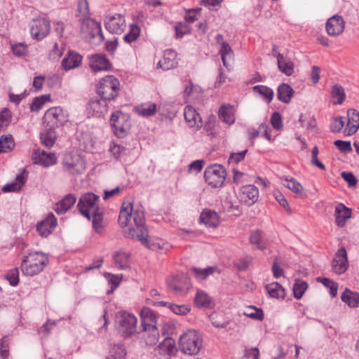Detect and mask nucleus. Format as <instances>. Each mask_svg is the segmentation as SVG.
I'll use <instances>...</instances> for the list:
<instances>
[{
	"label": "nucleus",
	"mask_w": 359,
	"mask_h": 359,
	"mask_svg": "<svg viewBox=\"0 0 359 359\" xmlns=\"http://www.w3.org/2000/svg\"><path fill=\"white\" fill-rule=\"evenodd\" d=\"M131 219L134 226H131L125 236L131 239L137 240L142 245L151 250H168L170 245L168 243L161 238H149L148 229L145 225L144 210L142 205H133L130 201H123L118 216V223L122 227L129 225Z\"/></svg>",
	"instance_id": "f257e3e1"
},
{
	"label": "nucleus",
	"mask_w": 359,
	"mask_h": 359,
	"mask_svg": "<svg viewBox=\"0 0 359 359\" xmlns=\"http://www.w3.org/2000/svg\"><path fill=\"white\" fill-rule=\"evenodd\" d=\"M48 256L41 252H31L22 260L20 268L25 276H34L42 272L48 264Z\"/></svg>",
	"instance_id": "f03ea898"
},
{
	"label": "nucleus",
	"mask_w": 359,
	"mask_h": 359,
	"mask_svg": "<svg viewBox=\"0 0 359 359\" xmlns=\"http://www.w3.org/2000/svg\"><path fill=\"white\" fill-rule=\"evenodd\" d=\"M137 318L133 313L121 311L116 316V330L124 339H129L137 333Z\"/></svg>",
	"instance_id": "7ed1b4c3"
},
{
	"label": "nucleus",
	"mask_w": 359,
	"mask_h": 359,
	"mask_svg": "<svg viewBox=\"0 0 359 359\" xmlns=\"http://www.w3.org/2000/svg\"><path fill=\"white\" fill-rule=\"evenodd\" d=\"M120 90V82L112 75L103 77L98 82L96 91L100 98L108 102L114 100Z\"/></svg>",
	"instance_id": "20e7f679"
},
{
	"label": "nucleus",
	"mask_w": 359,
	"mask_h": 359,
	"mask_svg": "<svg viewBox=\"0 0 359 359\" xmlns=\"http://www.w3.org/2000/svg\"><path fill=\"white\" fill-rule=\"evenodd\" d=\"M202 343L201 334L195 330H191L180 337L179 344L182 352L189 355H196L200 351Z\"/></svg>",
	"instance_id": "39448f33"
},
{
	"label": "nucleus",
	"mask_w": 359,
	"mask_h": 359,
	"mask_svg": "<svg viewBox=\"0 0 359 359\" xmlns=\"http://www.w3.org/2000/svg\"><path fill=\"white\" fill-rule=\"evenodd\" d=\"M61 164L62 170L72 176L83 174L86 168V163L81 156L72 152H67L63 155Z\"/></svg>",
	"instance_id": "423d86ee"
},
{
	"label": "nucleus",
	"mask_w": 359,
	"mask_h": 359,
	"mask_svg": "<svg viewBox=\"0 0 359 359\" xmlns=\"http://www.w3.org/2000/svg\"><path fill=\"white\" fill-rule=\"evenodd\" d=\"M69 114L60 107L48 109L43 118L44 127L57 128L68 121Z\"/></svg>",
	"instance_id": "0eeeda50"
},
{
	"label": "nucleus",
	"mask_w": 359,
	"mask_h": 359,
	"mask_svg": "<svg viewBox=\"0 0 359 359\" xmlns=\"http://www.w3.org/2000/svg\"><path fill=\"white\" fill-rule=\"evenodd\" d=\"M226 170L219 164H214L206 168L204 178L208 184L212 188L221 187L226 180Z\"/></svg>",
	"instance_id": "6e6552de"
},
{
	"label": "nucleus",
	"mask_w": 359,
	"mask_h": 359,
	"mask_svg": "<svg viewBox=\"0 0 359 359\" xmlns=\"http://www.w3.org/2000/svg\"><path fill=\"white\" fill-rule=\"evenodd\" d=\"M100 196L93 192H87L81 195L79 199L77 209L80 213L88 220H91V215L96 208L97 202L99 201Z\"/></svg>",
	"instance_id": "1a4fd4ad"
},
{
	"label": "nucleus",
	"mask_w": 359,
	"mask_h": 359,
	"mask_svg": "<svg viewBox=\"0 0 359 359\" xmlns=\"http://www.w3.org/2000/svg\"><path fill=\"white\" fill-rule=\"evenodd\" d=\"M177 351L175 341L171 337H165L155 348V356L158 359H170Z\"/></svg>",
	"instance_id": "9d476101"
},
{
	"label": "nucleus",
	"mask_w": 359,
	"mask_h": 359,
	"mask_svg": "<svg viewBox=\"0 0 359 359\" xmlns=\"http://www.w3.org/2000/svg\"><path fill=\"white\" fill-rule=\"evenodd\" d=\"M50 22L46 18H36L32 20L30 27V33L33 38L38 41L42 40L49 33Z\"/></svg>",
	"instance_id": "9b49d317"
},
{
	"label": "nucleus",
	"mask_w": 359,
	"mask_h": 359,
	"mask_svg": "<svg viewBox=\"0 0 359 359\" xmlns=\"http://www.w3.org/2000/svg\"><path fill=\"white\" fill-rule=\"evenodd\" d=\"M104 25L109 32L121 34L124 31L126 27L125 18L121 14H109L105 18Z\"/></svg>",
	"instance_id": "f8f14e48"
},
{
	"label": "nucleus",
	"mask_w": 359,
	"mask_h": 359,
	"mask_svg": "<svg viewBox=\"0 0 359 359\" xmlns=\"http://www.w3.org/2000/svg\"><path fill=\"white\" fill-rule=\"evenodd\" d=\"M79 21L81 22V32L82 33L88 34L93 38L99 35L101 40L104 39L100 23L89 17L80 18Z\"/></svg>",
	"instance_id": "ddd939ff"
},
{
	"label": "nucleus",
	"mask_w": 359,
	"mask_h": 359,
	"mask_svg": "<svg viewBox=\"0 0 359 359\" xmlns=\"http://www.w3.org/2000/svg\"><path fill=\"white\" fill-rule=\"evenodd\" d=\"M332 267L338 275L344 273L348 267L347 252L344 247L340 248L332 261Z\"/></svg>",
	"instance_id": "4468645a"
},
{
	"label": "nucleus",
	"mask_w": 359,
	"mask_h": 359,
	"mask_svg": "<svg viewBox=\"0 0 359 359\" xmlns=\"http://www.w3.org/2000/svg\"><path fill=\"white\" fill-rule=\"evenodd\" d=\"M57 160L54 153H48L40 149L34 150L32 154L33 163L46 168L55 165Z\"/></svg>",
	"instance_id": "2eb2a0df"
},
{
	"label": "nucleus",
	"mask_w": 359,
	"mask_h": 359,
	"mask_svg": "<svg viewBox=\"0 0 359 359\" xmlns=\"http://www.w3.org/2000/svg\"><path fill=\"white\" fill-rule=\"evenodd\" d=\"M57 225V221L52 212H49L46 217L36 225V231L42 237H48Z\"/></svg>",
	"instance_id": "dca6fc26"
},
{
	"label": "nucleus",
	"mask_w": 359,
	"mask_h": 359,
	"mask_svg": "<svg viewBox=\"0 0 359 359\" xmlns=\"http://www.w3.org/2000/svg\"><path fill=\"white\" fill-rule=\"evenodd\" d=\"M344 25L343 18L341 15H334L327 20L325 25L327 33L331 36H339L344 32Z\"/></svg>",
	"instance_id": "f3484780"
},
{
	"label": "nucleus",
	"mask_w": 359,
	"mask_h": 359,
	"mask_svg": "<svg viewBox=\"0 0 359 359\" xmlns=\"http://www.w3.org/2000/svg\"><path fill=\"white\" fill-rule=\"evenodd\" d=\"M108 103L107 100L102 98L93 97L88 103L87 109L93 115L100 116L107 111Z\"/></svg>",
	"instance_id": "a211bd4d"
},
{
	"label": "nucleus",
	"mask_w": 359,
	"mask_h": 359,
	"mask_svg": "<svg viewBox=\"0 0 359 359\" xmlns=\"http://www.w3.org/2000/svg\"><path fill=\"white\" fill-rule=\"evenodd\" d=\"M83 57L74 50H69L62 61V67L66 71L75 69L81 65Z\"/></svg>",
	"instance_id": "6ab92c4d"
},
{
	"label": "nucleus",
	"mask_w": 359,
	"mask_h": 359,
	"mask_svg": "<svg viewBox=\"0 0 359 359\" xmlns=\"http://www.w3.org/2000/svg\"><path fill=\"white\" fill-rule=\"evenodd\" d=\"M89 59L90 66L95 72L101 70H109L111 68V65L105 55H93L90 56Z\"/></svg>",
	"instance_id": "aec40b11"
},
{
	"label": "nucleus",
	"mask_w": 359,
	"mask_h": 359,
	"mask_svg": "<svg viewBox=\"0 0 359 359\" xmlns=\"http://www.w3.org/2000/svg\"><path fill=\"white\" fill-rule=\"evenodd\" d=\"M184 116L189 127L199 128L202 126V118L192 106L185 107Z\"/></svg>",
	"instance_id": "412c9836"
},
{
	"label": "nucleus",
	"mask_w": 359,
	"mask_h": 359,
	"mask_svg": "<svg viewBox=\"0 0 359 359\" xmlns=\"http://www.w3.org/2000/svg\"><path fill=\"white\" fill-rule=\"evenodd\" d=\"M176 57L177 53L175 50L171 49L165 50L163 60L157 63V68L169 70L175 67L177 65Z\"/></svg>",
	"instance_id": "4be33fe9"
},
{
	"label": "nucleus",
	"mask_w": 359,
	"mask_h": 359,
	"mask_svg": "<svg viewBox=\"0 0 359 359\" xmlns=\"http://www.w3.org/2000/svg\"><path fill=\"white\" fill-rule=\"evenodd\" d=\"M335 223L339 227H344L346 221L351 217V209L344 204L339 203L334 210Z\"/></svg>",
	"instance_id": "5701e85b"
},
{
	"label": "nucleus",
	"mask_w": 359,
	"mask_h": 359,
	"mask_svg": "<svg viewBox=\"0 0 359 359\" xmlns=\"http://www.w3.org/2000/svg\"><path fill=\"white\" fill-rule=\"evenodd\" d=\"M259 196V190L255 186L248 184L243 186L241 189L240 196L241 201L249 204H253L257 200Z\"/></svg>",
	"instance_id": "b1692460"
},
{
	"label": "nucleus",
	"mask_w": 359,
	"mask_h": 359,
	"mask_svg": "<svg viewBox=\"0 0 359 359\" xmlns=\"http://www.w3.org/2000/svg\"><path fill=\"white\" fill-rule=\"evenodd\" d=\"M200 220L208 227L215 228L219 224V217L215 211L210 209H204L200 215Z\"/></svg>",
	"instance_id": "393cba45"
},
{
	"label": "nucleus",
	"mask_w": 359,
	"mask_h": 359,
	"mask_svg": "<svg viewBox=\"0 0 359 359\" xmlns=\"http://www.w3.org/2000/svg\"><path fill=\"white\" fill-rule=\"evenodd\" d=\"M142 330L150 326H156L158 316L149 308H143L140 312Z\"/></svg>",
	"instance_id": "a878e982"
},
{
	"label": "nucleus",
	"mask_w": 359,
	"mask_h": 359,
	"mask_svg": "<svg viewBox=\"0 0 359 359\" xmlns=\"http://www.w3.org/2000/svg\"><path fill=\"white\" fill-rule=\"evenodd\" d=\"M348 123L344 133L348 135H353L356 133L359 127V113L353 109L347 111Z\"/></svg>",
	"instance_id": "bb28decb"
},
{
	"label": "nucleus",
	"mask_w": 359,
	"mask_h": 359,
	"mask_svg": "<svg viewBox=\"0 0 359 359\" xmlns=\"http://www.w3.org/2000/svg\"><path fill=\"white\" fill-rule=\"evenodd\" d=\"M167 283L169 289L176 294L182 292L190 287L189 279L187 276H182V280L175 278L168 279Z\"/></svg>",
	"instance_id": "cd10ccee"
},
{
	"label": "nucleus",
	"mask_w": 359,
	"mask_h": 359,
	"mask_svg": "<svg viewBox=\"0 0 359 359\" xmlns=\"http://www.w3.org/2000/svg\"><path fill=\"white\" fill-rule=\"evenodd\" d=\"M219 118L228 125H232L235 122L234 110L231 104H222L218 110Z\"/></svg>",
	"instance_id": "c85d7f7f"
},
{
	"label": "nucleus",
	"mask_w": 359,
	"mask_h": 359,
	"mask_svg": "<svg viewBox=\"0 0 359 359\" xmlns=\"http://www.w3.org/2000/svg\"><path fill=\"white\" fill-rule=\"evenodd\" d=\"M277 62L279 70L286 76H291L294 73V65L290 59L281 53L277 54Z\"/></svg>",
	"instance_id": "c756f323"
},
{
	"label": "nucleus",
	"mask_w": 359,
	"mask_h": 359,
	"mask_svg": "<svg viewBox=\"0 0 359 359\" xmlns=\"http://www.w3.org/2000/svg\"><path fill=\"white\" fill-rule=\"evenodd\" d=\"M219 53L222 57L223 65L226 69H229L233 61V52L228 43L225 41L222 42Z\"/></svg>",
	"instance_id": "7c9ffc66"
},
{
	"label": "nucleus",
	"mask_w": 359,
	"mask_h": 359,
	"mask_svg": "<svg viewBox=\"0 0 359 359\" xmlns=\"http://www.w3.org/2000/svg\"><path fill=\"white\" fill-rule=\"evenodd\" d=\"M76 202L74 194H69L56 204L55 211L58 214H63L69 210Z\"/></svg>",
	"instance_id": "2f4dec72"
},
{
	"label": "nucleus",
	"mask_w": 359,
	"mask_h": 359,
	"mask_svg": "<svg viewBox=\"0 0 359 359\" xmlns=\"http://www.w3.org/2000/svg\"><path fill=\"white\" fill-rule=\"evenodd\" d=\"M294 93V90L287 83L280 84L277 89L278 99L285 104H288L290 102Z\"/></svg>",
	"instance_id": "473e14b6"
},
{
	"label": "nucleus",
	"mask_w": 359,
	"mask_h": 359,
	"mask_svg": "<svg viewBox=\"0 0 359 359\" xmlns=\"http://www.w3.org/2000/svg\"><path fill=\"white\" fill-rule=\"evenodd\" d=\"M26 171L23 170L22 172L16 176V182L7 184L2 188L4 192L18 191L21 189L22 187L25 184L27 180Z\"/></svg>",
	"instance_id": "72a5a7b5"
},
{
	"label": "nucleus",
	"mask_w": 359,
	"mask_h": 359,
	"mask_svg": "<svg viewBox=\"0 0 359 359\" xmlns=\"http://www.w3.org/2000/svg\"><path fill=\"white\" fill-rule=\"evenodd\" d=\"M341 300L350 307L357 308L359 306V293L346 288L341 296Z\"/></svg>",
	"instance_id": "f704fd0d"
},
{
	"label": "nucleus",
	"mask_w": 359,
	"mask_h": 359,
	"mask_svg": "<svg viewBox=\"0 0 359 359\" xmlns=\"http://www.w3.org/2000/svg\"><path fill=\"white\" fill-rule=\"evenodd\" d=\"M130 257L129 253L124 252H116L114 255V261L115 266L121 269L125 270L130 266Z\"/></svg>",
	"instance_id": "c9c22d12"
},
{
	"label": "nucleus",
	"mask_w": 359,
	"mask_h": 359,
	"mask_svg": "<svg viewBox=\"0 0 359 359\" xmlns=\"http://www.w3.org/2000/svg\"><path fill=\"white\" fill-rule=\"evenodd\" d=\"M144 332V338L145 343L148 346L156 345L159 339V331L156 326H150L146 330H142Z\"/></svg>",
	"instance_id": "e433bc0d"
},
{
	"label": "nucleus",
	"mask_w": 359,
	"mask_h": 359,
	"mask_svg": "<svg viewBox=\"0 0 359 359\" xmlns=\"http://www.w3.org/2000/svg\"><path fill=\"white\" fill-rule=\"evenodd\" d=\"M93 227L97 233H101L104 228L103 212L100 208H96L91 215Z\"/></svg>",
	"instance_id": "4c0bfd02"
},
{
	"label": "nucleus",
	"mask_w": 359,
	"mask_h": 359,
	"mask_svg": "<svg viewBox=\"0 0 359 359\" xmlns=\"http://www.w3.org/2000/svg\"><path fill=\"white\" fill-rule=\"evenodd\" d=\"M56 140V133L54 128L45 127V130L41 133V144L48 148L52 147Z\"/></svg>",
	"instance_id": "58836bf2"
},
{
	"label": "nucleus",
	"mask_w": 359,
	"mask_h": 359,
	"mask_svg": "<svg viewBox=\"0 0 359 359\" xmlns=\"http://www.w3.org/2000/svg\"><path fill=\"white\" fill-rule=\"evenodd\" d=\"M135 111L143 117H149L156 112V104L152 102H145L135 107Z\"/></svg>",
	"instance_id": "ea45409f"
},
{
	"label": "nucleus",
	"mask_w": 359,
	"mask_h": 359,
	"mask_svg": "<svg viewBox=\"0 0 359 359\" xmlns=\"http://www.w3.org/2000/svg\"><path fill=\"white\" fill-rule=\"evenodd\" d=\"M249 241L250 244L254 245L256 249L264 250L266 248V244L264 241L263 233L260 230L252 231Z\"/></svg>",
	"instance_id": "a19ab883"
},
{
	"label": "nucleus",
	"mask_w": 359,
	"mask_h": 359,
	"mask_svg": "<svg viewBox=\"0 0 359 359\" xmlns=\"http://www.w3.org/2000/svg\"><path fill=\"white\" fill-rule=\"evenodd\" d=\"M266 290L270 297L276 299L285 298V289L280 284L277 282H273L266 285Z\"/></svg>",
	"instance_id": "79ce46f5"
},
{
	"label": "nucleus",
	"mask_w": 359,
	"mask_h": 359,
	"mask_svg": "<svg viewBox=\"0 0 359 359\" xmlns=\"http://www.w3.org/2000/svg\"><path fill=\"white\" fill-rule=\"evenodd\" d=\"M194 303L198 308H210L212 301L210 297L204 291L198 290L194 298Z\"/></svg>",
	"instance_id": "37998d69"
},
{
	"label": "nucleus",
	"mask_w": 359,
	"mask_h": 359,
	"mask_svg": "<svg viewBox=\"0 0 359 359\" xmlns=\"http://www.w3.org/2000/svg\"><path fill=\"white\" fill-rule=\"evenodd\" d=\"M51 100L50 95H43L33 99L30 104V111L37 112L40 111L44 104Z\"/></svg>",
	"instance_id": "c03bdc74"
},
{
	"label": "nucleus",
	"mask_w": 359,
	"mask_h": 359,
	"mask_svg": "<svg viewBox=\"0 0 359 359\" xmlns=\"http://www.w3.org/2000/svg\"><path fill=\"white\" fill-rule=\"evenodd\" d=\"M110 123L113 130L118 128V126L128 125V122L126 121V116L121 111H116L111 115Z\"/></svg>",
	"instance_id": "a18cd8bd"
},
{
	"label": "nucleus",
	"mask_w": 359,
	"mask_h": 359,
	"mask_svg": "<svg viewBox=\"0 0 359 359\" xmlns=\"http://www.w3.org/2000/svg\"><path fill=\"white\" fill-rule=\"evenodd\" d=\"M252 89L254 93H259L264 99H266L268 103H270L272 101L274 96V93L271 88L266 86L258 85L254 86Z\"/></svg>",
	"instance_id": "49530a36"
},
{
	"label": "nucleus",
	"mask_w": 359,
	"mask_h": 359,
	"mask_svg": "<svg viewBox=\"0 0 359 359\" xmlns=\"http://www.w3.org/2000/svg\"><path fill=\"white\" fill-rule=\"evenodd\" d=\"M307 288L308 284L306 282L300 279L296 280L293 285L294 297L297 299H300Z\"/></svg>",
	"instance_id": "de8ad7c7"
},
{
	"label": "nucleus",
	"mask_w": 359,
	"mask_h": 359,
	"mask_svg": "<svg viewBox=\"0 0 359 359\" xmlns=\"http://www.w3.org/2000/svg\"><path fill=\"white\" fill-rule=\"evenodd\" d=\"M126 355L125 348L121 344H116L111 349L108 359H124Z\"/></svg>",
	"instance_id": "09e8293b"
},
{
	"label": "nucleus",
	"mask_w": 359,
	"mask_h": 359,
	"mask_svg": "<svg viewBox=\"0 0 359 359\" xmlns=\"http://www.w3.org/2000/svg\"><path fill=\"white\" fill-rule=\"evenodd\" d=\"M15 147V142L11 135L0 137V148L4 152L11 151Z\"/></svg>",
	"instance_id": "8fccbe9b"
},
{
	"label": "nucleus",
	"mask_w": 359,
	"mask_h": 359,
	"mask_svg": "<svg viewBox=\"0 0 359 359\" xmlns=\"http://www.w3.org/2000/svg\"><path fill=\"white\" fill-rule=\"evenodd\" d=\"M109 151L115 159L118 160L125 154L126 148L121 144L111 142Z\"/></svg>",
	"instance_id": "3c124183"
},
{
	"label": "nucleus",
	"mask_w": 359,
	"mask_h": 359,
	"mask_svg": "<svg viewBox=\"0 0 359 359\" xmlns=\"http://www.w3.org/2000/svg\"><path fill=\"white\" fill-rule=\"evenodd\" d=\"M215 270L214 267H207L205 269H199L197 267H193L191 271L194 272L196 278L199 280H204L210 275L212 274Z\"/></svg>",
	"instance_id": "603ef678"
},
{
	"label": "nucleus",
	"mask_w": 359,
	"mask_h": 359,
	"mask_svg": "<svg viewBox=\"0 0 359 359\" xmlns=\"http://www.w3.org/2000/svg\"><path fill=\"white\" fill-rule=\"evenodd\" d=\"M140 28L135 24H132L130 26L129 32L123 37L124 41L127 43L135 41L140 36Z\"/></svg>",
	"instance_id": "864d4df0"
},
{
	"label": "nucleus",
	"mask_w": 359,
	"mask_h": 359,
	"mask_svg": "<svg viewBox=\"0 0 359 359\" xmlns=\"http://www.w3.org/2000/svg\"><path fill=\"white\" fill-rule=\"evenodd\" d=\"M283 185L289 189L292 190L295 194H302V186L299 182H298L295 179L292 177L290 179L286 178Z\"/></svg>",
	"instance_id": "5fc2aeb1"
},
{
	"label": "nucleus",
	"mask_w": 359,
	"mask_h": 359,
	"mask_svg": "<svg viewBox=\"0 0 359 359\" xmlns=\"http://www.w3.org/2000/svg\"><path fill=\"white\" fill-rule=\"evenodd\" d=\"M6 279L9 282L12 286L18 285L19 283V270L18 268L15 267L8 270L5 275Z\"/></svg>",
	"instance_id": "6e6d98bb"
},
{
	"label": "nucleus",
	"mask_w": 359,
	"mask_h": 359,
	"mask_svg": "<svg viewBox=\"0 0 359 359\" xmlns=\"http://www.w3.org/2000/svg\"><path fill=\"white\" fill-rule=\"evenodd\" d=\"M104 276L106 278H109L108 282L109 284L111 285V292H113L116 288H117L119 286L123 278V275H114L108 272H105L104 273Z\"/></svg>",
	"instance_id": "4d7b16f0"
},
{
	"label": "nucleus",
	"mask_w": 359,
	"mask_h": 359,
	"mask_svg": "<svg viewBox=\"0 0 359 359\" xmlns=\"http://www.w3.org/2000/svg\"><path fill=\"white\" fill-rule=\"evenodd\" d=\"M169 309L175 314L180 316L187 315L191 310L189 306L186 304L177 305V304H169Z\"/></svg>",
	"instance_id": "13d9d810"
},
{
	"label": "nucleus",
	"mask_w": 359,
	"mask_h": 359,
	"mask_svg": "<svg viewBox=\"0 0 359 359\" xmlns=\"http://www.w3.org/2000/svg\"><path fill=\"white\" fill-rule=\"evenodd\" d=\"M332 95L334 97L338 98L335 104H341L345 99L344 88L339 85H334L332 86Z\"/></svg>",
	"instance_id": "bf43d9fd"
},
{
	"label": "nucleus",
	"mask_w": 359,
	"mask_h": 359,
	"mask_svg": "<svg viewBox=\"0 0 359 359\" xmlns=\"http://www.w3.org/2000/svg\"><path fill=\"white\" fill-rule=\"evenodd\" d=\"M175 34L177 38H182L190 31V27L186 22H178L176 24Z\"/></svg>",
	"instance_id": "052dcab7"
},
{
	"label": "nucleus",
	"mask_w": 359,
	"mask_h": 359,
	"mask_svg": "<svg viewBox=\"0 0 359 359\" xmlns=\"http://www.w3.org/2000/svg\"><path fill=\"white\" fill-rule=\"evenodd\" d=\"M77 11L81 15V18L89 17V6L87 0H79Z\"/></svg>",
	"instance_id": "680f3d73"
},
{
	"label": "nucleus",
	"mask_w": 359,
	"mask_h": 359,
	"mask_svg": "<svg viewBox=\"0 0 359 359\" xmlns=\"http://www.w3.org/2000/svg\"><path fill=\"white\" fill-rule=\"evenodd\" d=\"M11 118V111L8 109H4L0 112V128L7 127Z\"/></svg>",
	"instance_id": "e2e57ef3"
},
{
	"label": "nucleus",
	"mask_w": 359,
	"mask_h": 359,
	"mask_svg": "<svg viewBox=\"0 0 359 359\" xmlns=\"http://www.w3.org/2000/svg\"><path fill=\"white\" fill-rule=\"evenodd\" d=\"M248 149L239 152L231 153L229 158V163H233L238 164L245 158Z\"/></svg>",
	"instance_id": "0e129e2a"
},
{
	"label": "nucleus",
	"mask_w": 359,
	"mask_h": 359,
	"mask_svg": "<svg viewBox=\"0 0 359 359\" xmlns=\"http://www.w3.org/2000/svg\"><path fill=\"white\" fill-rule=\"evenodd\" d=\"M344 126V121L341 116L334 118L331 124L330 129L333 133L339 132Z\"/></svg>",
	"instance_id": "69168bd1"
},
{
	"label": "nucleus",
	"mask_w": 359,
	"mask_h": 359,
	"mask_svg": "<svg viewBox=\"0 0 359 359\" xmlns=\"http://www.w3.org/2000/svg\"><path fill=\"white\" fill-rule=\"evenodd\" d=\"M27 50V46L23 43H20L12 46V51L16 56L21 57L26 55Z\"/></svg>",
	"instance_id": "338daca9"
},
{
	"label": "nucleus",
	"mask_w": 359,
	"mask_h": 359,
	"mask_svg": "<svg viewBox=\"0 0 359 359\" xmlns=\"http://www.w3.org/2000/svg\"><path fill=\"white\" fill-rule=\"evenodd\" d=\"M271 123L273 128L279 130L283 127L282 117L279 112L275 111L271 116Z\"/></svg>",
	"instance_id": "774afa93"
}]
</instances>
